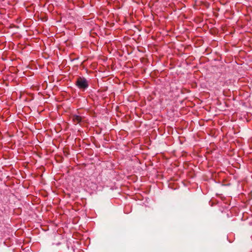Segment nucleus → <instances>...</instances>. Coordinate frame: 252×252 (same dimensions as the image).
<instances>
[{
    "instance_id": "1",
    "label": "nucleus",
    "mask_w": 252,
    "mask_h": 252,
    "mask_svg": "<svg viewBox=\"0 0 252 252\" xmlns=\"http://www.w3.org/2000/svg\"><path fill=\"white\" fill-rule=\"evenodd\" d=\"M76 85L80 89H86L88 87V83L85 78L79 77L77 78Z\"/></svg>"
},
{
    "instance_id": "2",
    "label": "nucleus",
    "mask_w": 252,
    "mask_h": 252,
    "mask_svg": "<svg viewBox=\"0 0 252 252\" xmlns=\"http://www.w3.org/2000/svg\"><path fill=\"white\" fill-rule=\"evenodd\" d=\"M72 119L73 123L75 125L80 124L82 121V117L78 115H73L72 117Z\"/></svg>"
}]
</instances>
